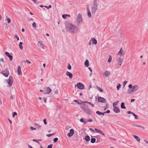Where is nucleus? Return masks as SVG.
Listing matches in <instances>:
<instances>
[{
  "mask_svg": "<svg viewBox=\"0 0 148 148\" xmlns=\"http://www.w3.org/2000/svg\"><path fill=\"white\" fill-rule=\"evenodd\" d=\"M87 10L88 12V15L89 18H90L92 16L91 14L90 11L88 8H87Z\"/></svg>",
  "mask_w": 148,
  "mask_h": 148,
  "instance_id": "obj_22",
  "label": "nucleus"
},
{
  "mask_svg": "<svg viewBox=\"0 0 148 148\" xmlns=\"http://www.w3.org/2000/svg\"><path fill=\"white\" fill-rule=\"evenodd\" d=\"M92 121H93V120L92 119H90L88 121H87L89 122H92Z\"/></svg>",
  "mask_w": 148,
  "mask_h": 148,
  "instance_id": "obj_58",
  "label": "nucleus"
},
{
  "mask_svg": "<svg viewBox=\"0 0 148 148\" xmlns=\"http://www.w3.org/2000/svg\"><path fill=\"white\" fill-rule=\"evenodd\" d=\"M80 121L81 122H82V123L84 122V119L83 118H82L80 119Z\"/></svg>",
  "mask_w": 148,
  "mask_h": 148,
  "instance_id": "obj_56",
  "label": "nucleus"
},
{
  "mask_svg": "<svg viewBox=\"0 0 148 148\" xmlns=\"http://www.w3.org/2000/svg\"><path fill=\"white\" fill-rule=\"evenodd\" d=\"M112 60V56H109V58L108 60V62H110Z\"/></svg>",
  "mask_w": 148,
  "mask_h": 148,
  "instance_id": "obj_33",
  "label": "nucleus"
},
{
  "mask_svg": "<svg viewBox=\"0 0 148 148\" xmlns=\"http://www.w3.org/2000/svg\"><path fill=\"white\" fill-rule=\"evenodd\" d=\"M85 140L86 141H88L90 140V138L88 136H86L85 137Z\"/></svg>",
  "mask_w": 148,
  "mask_h": 148,
  "instance_id": "obj_25",
  "label": "nucleus"
},
{
  "mask_svg": "<svg viewBox=\"0 0 148 148\" xmlns=\"http://www.w3.org/2000/svg\"><path fill=\"white\" fill-rule=\"evenodd\" d=\"M32 26L33 28H36V23L34 22L32 24Z\"/></svg>",
  "mask_w": 148,
  "mask_h": 148,
  "instance_id": "obj_32",
  "label": "nucleus"
},
{
  "mask_svg": "<svg viewBox=\"0 0 148 148\" xmlns=\"http://www.w3.org/2000/svg\"><path fill=\"white\" fill-rule=\"evenodd\" d=\"M122 48H121L118 53V54L119 55L120 54V56L121 57L122 56L125 54V52H124L123 50H122Z\"/></svg>",
  "mask_w": 148,
  "mask_h": 148,
  "instance_id": "obj_13",
  "label": "nucleus"
},
{
  "mask_svg": "<svg viewBox=\"0 0 148 148\" xmlns=\"http://www.w3.org/2000/svg\"><path fill=\"white\" fill-rule=\"evenodd\" d=\"M0 61L3 62H4V60L3 58H1L0 60Z\"/></svg>",
  "mask_w": 148,
  "mask_h": 148,
  "instance_id": "obj_64",
  "label": "nucleus"
},
{
  "mask_svg": "<svg viewBox=\"0 0 148 148\" xmlns=\"http://www.w3.org/2000/svg\"><path fill=\"white\" fill-rule=\"evenodd\" d=\"M134 92V90L133 89H128L127 90V93L128 94H130Z\"/></svg>",
  "mask_w": 148,
  "mask_h": 148,
  "instance_id": "obj_21",
  "label": "nucleus"
},
{
  "mask_svg": "<svg viewBox=\"0 0 148 148\" xmlns=\"http://www.w3.org/2000/svg\"><path fill=\"white\" fill-rule=\"evenodd\" d=\"M119 101H118L116 102H114L113 103V105H112L113 107H116V106L119 103Z\"/></svg>",
  "mask_w": 148,
  "mask_h": 148,
  "instance_id": "obj_27",
  "label": "nucleus"
},
{
  "mask_svg": "<svg viewBox=\"0 0 148 148\" xmlns=\"http://www.w3.org/2000/svg\"><path fill=\"white\" fill-rule=\"evenodd\" d=\"M74 101H75L76 103H77L78 104H81L79 102V101H78V100H74Z\"/></svg>",
  "mask_w": 148,
  "mask_h": 148,
  "instance_id": "obj_44",
  "label": "nucleus"
},
{
  "mask_svg": "<svg viewBox=\"0 0 148 148\" xmlns=\"http://www.w3.org/2000/svg\"><path fill=\"white\" fill-rule=\"evenodd\" d=\"M15 38H16L17 39V40H19V37L17 36V35H15Z\"/></svg>",
  "mask_w": 148,
  "mask_h": 148,
  "instance_id": "obj_54",
  "label": "nucleus"
},
{
  "mask_svg": "<svg viewBox=\"0 0 148 148\" xmlns=\"http://www.w3.org/2000/svg\"><path fill=\"white\" fill-rule=\"evenodd\" d=\"M2 73L5 77H8V72L7 70L2 71Z\"/></svg>",
  "mask_w": 148,
  "mask_h": 148,
  "instance_id": "obj_15",
  "label": "nucleus"
},
{
  "mask_svg": "<svg viewBox=\"0 0 148 148\" xmlns=\"http://www.w3.org/2000/svg\"><path fill=\"white\" fill-rule=\"evenodd\" d=\"M66 14H63L62 15V17L63 18L65 19L66 18Z\"/></svg>",
  "mask_w": 148,
  "mask_h": 148,
  "instance_id": "obj_48",
  "label": "nucleus"
},
{
  "mask_svg": "<svg viewBox=\"0 0 148 148\" xmlns=\"http://www.w3.org/2000/svg\"><path fill=\"white\" fill-rule=\"evenodd\" d=\"M132 115L134 117L135 119H138V116L136 115L135 114H134V113H133V114Z\"/></svg>",
  "mask_w": 148,
  "mask_h": 148,
  "instance_id": "obj_30",
  "label": "nucleus"
},
{
  "mask_svg": "<svg viewBox=\"0 0 148 148\" xmlns=\"http://www.w3.org/2000/svg\"><path fill=\"white\" fill-rule=\"evenodd\" d=\"M43 101L45 102V103H46V99L45 98V97H44L43 98Z\"/></svg>",
  "mask_w": 148,
  "mask_h": 148,
  "instance_id": "obj_62",
  "label": "nucleus"
},
{
  "mask_svg": "<svg viewBox=\"0 0 148 148\" xmlns=\"http://www.w3.org/2000/svg\"><path fill=\"white\" fill-rule=\"evenodd\" d=\"M96 139L95 138H92L91 140V142L92 143H94L95 142Z\"/></svg>",
  "mask_w": 148,
  "mask_h": 148,
  "instance_id": "obj_28",
  "label": "nucleus"
},
{
  "mask_svg": "<svg viewBox=\"0 0 148 148\" xmlns=\"http://www.w3.org/2000/svg\"><path fill=\"white\" fill-rule=\"evenodd\" d=\"M139 88V86L137 85H135L132 87V89L134 90V92L137 90Z\"/></svg>",
  "mask_w": 148,
  "mask_h": 148,
  "instance_id": "obj_14",
  "label": "nucleus"
},
{
  "mask_svg": "<svg viewBox=\"0 0 148 148\" xmlns=\"http://www.w3.org/2000/svg\"><path fill=\"white\" fill-rule=\"evenodd\" d=\"M58 140V139L57 138H55L53 139V142L54 143H56V142Z\"/></svg>",
  "mask_w": 148,
  "mask_h": 148,
  "instance_id": "obj_38",
  "label": "nucleus"
},
{
  "mask_svg": "<svg viewBox=\"0 0 148 148\" xmlns=\"http://www.w3.org/2000/svg\"><path fill=\"white\" fill-rule=\"evenodd\" d=\"M88 103L90 105H91L92 107H94V105L92 103H91L90 102H89Z\"/></svg>",
  "mask_w": 148,
  "mask_h": 148,
  "instance_id": "obj_52",
  "label": "nucleus"
},
{
  "mask_svg": "<svg viewBox=\"0 0 148 148\" xmlns=\"http://www.w3.org/2000/svg\"><path fill=\"white\" fill-rule=\"evenodd\" d=\"M45 94H49L51 91V89L49 87H47L45 88Z\"/></svg>",
  "mask_w": 148,
  "mask_h": 148,
  "instance_id": "obj_12",
  "label": "nucleus"
},
{
  "mask_svg": "<svg viewBox=\"0 0 148 148\" xmlns=\"http://www.w3.org/2000/svg\"><path fill=\"white\" fill-rule=\"evenodd\" d=\"M74 130L73 129H70V132H69L67 134V136L69 137H71L73 135V134H74Z\"/></svg>",
  "mask_w": 148,
  "mask_h": 148,
  "instance_id": "obj_7",
  "label": "nucleus"
},
{
  "mask_svg": "<svg viewBox=\"0 0 148 148\" xmlns=\"http://www.w3.org/2000/svg\"><path fill=\"white\" fill-rule=\"evenodd\" d=\"M52 144H50L48 146L47 148H52Z\"/></svg>",
  "mask_w": 148,
  "mask_h": 148,
  "instance_id": "obj_46",
  "label": "nucleus"
},
{
  "mask_svg": "<svg viewBox=\"0 0 148 148\" xmlns=\"http://www.w3.org/2000/svg\"><path fill=\"white\" fill-rule=\"evenodd\" d=\"M7 20L8 23H10V22L11 20L9 18H7Z\"/></svg>",
  "mask_w": 148,
  "mask_h": 148,
  "instance_id": "obj_49",
  "label": "nucleus"
},
{
  "mask_svg": "<svg viewBox=\"0 0 148 148\" xmlns=\"http://www.w3.org/2000/svg\"><path fill=\"white\" fill-rule=\"evenodd\" d=\"M110 72L108 71H106L103 73V75L107 77H108L110 76Z\"/></svg>",
  "mask_w": 148,
  "mask_h": 148,
  "instance_id": "obj_10",
  "label": "nucleus"
},
{
  "mask_svg": "<svg viewBox=\"0 0 148 148\" xmlns=\"http://www.w3.org/2000/svg\"><path fill=\"white\" fill-rule=\"evenodd\" d=\"M17 72L18 74L20 75L22 74V72L21 71V69L20 66H18L17 69Z\"/></svg>",
  "mask_w": 148,
  "mask_h": 148,
  "instance_id": "obj_18",
  "label": "nucleus"
},
{
  "mask_svg": "<svg viewBox=\"0 0 148 148\" xmlns=\"http://www.w3.org/2000/svg\"><path fill=\"white\" fill-rule=\"evenodd\" d=\"M30 129L31 130H36V128H34L32 127H30Z\"/></svg>",
  "mask_w": 148,
  "mask_h": 148,
  "instance_id": "obj_45",
  "label": "nucleus"
},
{
  "mask_svg": "<svg viewBox=\"0 0 148 148\" xmlns=\"http://www.w3.org/2000/svg\"><path fill=\"white\" fill-rule=\"evenodd\" d=\"M123 59L121 58H118V64H119L120 66H121L122 63Z\"/></svg>",
  "mask_w": 148,
  "mask_h": 148,
  "instance_id": "obj_19",
  "label": "nucleus"
},
{
  "mask_svg": "<svg viewBox=\"0 0 148 148\" xmlns=\"http://www.w3.org/2000/svg\"><path fill=\"white\" fill-rule=\"evenodd\" d=\"M114 107V109H113V111L114 112H115L116 113H118L120 112V110L119 108L116 107Z\"/></svg>",
  "mask_w": 148,
  "mask_h": 148,
  "instance_id": "obj_9",
  "label": "nucleus"
},
{
  "mask_svg": "<svg viewBox=\"0 0 148 148\" xmlns=\"http://www.w3.org/2000/svg\"><path fill=\"white\" fill-rule=\"evenodd\" d=\"M66 75L69 77L70 78L72 79L73 77V75L70 72L67 71L66 72Z\"/></svg>",
  "mask_w": 148,
  "mask_h": 148,
  "instance_id": "obj_16",
  "label": "nucleus"
},
{
  "mask_svg": "<svg viewBox=\"0 0 148 148\" xmlns=\"http://www.w3.org/2000/svg\"><path fill=\"white\" fill-rule=\"evenodd\" d=\"M25 62L29 64H30L31 63V62L28 60H27L25 61Z\"/></svg>",
  "mask_w": 148,
  "mask_h": 148,
  "instance_id": "obj_53",
  "label": "nucleus"
},
{
  "mask_svg": "<svg viewBox=\"0 0 148 148\" xmlns=\"http://www.w3.org/2000/svg\"><path fill=\"white\" fill-rule=\"evenodd\" d=\"M97 89L101 92H102L103 91V89L99 87H98Z\"/></svg>",
  "mask_w": 148,
  "mask_h": 148,
  "instance_id": "obj_42",
  "label": "nucleus"
},
{
  "mask_svg": "<svg viewBox=\"0 0 148 148\" xmlns=\"http://www.w3.org/2000/svg\"><path fill=\"white\" fill-rule=\"evenodd\" d=\"M84 65L86 67H88L89 65V62L88 60H86L85 62Z\"/></svg>",
  "mask_w": 148,
  "mask_h": 148,
  "instance_id": "obj_23",
  "label": "nucleus"
},
{
  "mask_svg": "<svg viewBox=\"0 0 148 148\" xmlns=\"http://www.w3.org/2000/svg\"><path fill=\"white\" fill-rule=\"evenodd\" d=\"M133 137H134V138L135 139H136L138 142H140V139L138 137V136H136L134 135H133Z\"/></svg>",
  "mask_w": 148,
  "mask_h": 148,
  "instance_id": "obj_20",
  "label": "nucleus"
},
{
  "mask_svg": "<svg viewBox=\"0 0 148 148\" xmlns=\"http://www.w3.org/2000/svg\"><path fill=\"white\" fill-rule=\"evenodd\" d=\"M55 133H55H55H53V134H49L47 135H46V136H48V137H50V136H52V135H54L55 134Z\"/></svg>",
  "mask_w": 148,
  "mask_h": 148,
  "instance_id": "obj_35",
  "label": "nucleus"
},
{
  "mask_svg": "<svg viewBox=\"0 0 148 148\" xmlns=\"http://www.w3.org/2000/svg\"><path fill=\"white\" fill-rule=\"evenodd\" d=\"M5 54L6 56H7L9 58L10 60V61L12 60L13 57L12 56L10 55L8 52H5Z\"/></svg>",
  "mask_w": 148,
  "mask_h": 148,
  "instance_id": "obj_11",
  "label": "nucleus"
},
{
  "mask_svg": "<svg viewBox=\"0 0 148 148\" xmlns=\"http://www.w3.org/2000/svg\"><path fill=\"white\" fill-rule=\"evenodd\" d=\"M44 7L46 8L47 9H49V8H51V5H49L48 6H44Z\"/></svg>",
  "mask_w": 148,
  "mask_h": 148,
  "instance_id": "obj_43",
  "label": "nucleus"
},
{
  "mask_svg": "<svg viewBox=\"0 0 148 148\" xmlns=\"http://www.w3.org/2000/svg\"><path fill=\"white\" fill-rule=\"evenodd\" d=\"M121 87V85L120 84H119L117 85L116 88L117 90H119Z\"/></svg>",
  "mask_w": 148,
  "mask_h": 148,
  "instance_id": "obj_34",
  "label": "nucleus"
},
{
  "mask_svg": "<svg viewBox=\"0 0 148 148\" xmlns=\"http://www.w3.org/2000/svg\"><path fill=\"white\" fill-rule=\"evenodd\" d=\"M129 88H132V85L131 84H130V85H129Z\"/></svg>",
  "mask_w": 148,
  "mask_h": 148,
  "instance_id": "obj_55",
  "label": "nucleus"
},
{
  "mask_svg": "<svg viewBox=\"0 0 148 148\" xmlns=\"http://www.w3.org/2000/svg\"><path fill=\"white\" fill-rule=\"evenodd\" d=\"M88 69H89V70H90V71L91 72H92V68L90 67H89L88 68Z\"/></svg>",
  "mask_w": 148,
  "mask_h": 148,
  "instance_id": "obj_63",
  "label": "nucleus"
},
{
  "mask_svg": "<svg viewBox=\"0 0 148 148\" xmlns=\"http://www.w3.org/2000/svg\"><path fill=\"white\" fill-rule=\"evenodd\" d=\"M90 131L93 132H95V131L94 130L92 129V128H90Z\"/></svg>",
  "mask_w": 148,
  "mask_h": 148,
  "instance_id": "obj_61",
  "label": "nucleus"
},
{
  "mask_svg": "<svg viewBox=\"0 0 148 148\" xmlns=\"http://www.w3.org/2000/svg\"><path fill=\"white\" fill-rule=\"evenodd\" d=\"M109 138L110 139H111L114 140H117L116 139L114 138H112V137H109Z\"/></svg>",
  "mask_w": 148,
  "mask_h": 148,
  "instance_id": "obj_60",
  "label": "nucleus"
},
{
  "mask_svg": "<svg viewBox=\"0 0 148 148\" xmlns=\"http://www.w3.org/2000/svg\"><path fill=\"white\" fill-rule=\"evenodd\" d=\"M7 82L10 87L11 86L13 83V78L12 76L9 77V79L7 80Z\"/></svg>",
  "mask_w": 148,
  "mask_h": 148,
  "instance_id": "obj_5",
  "label": "nucleus"
},
{
  "mask_svg": "<svg viewBox=\"0 0 148 148\" xmlns=\"http://www.w3.org/2000/svg\"><path fill=\"white\" fill-rule=\"evenodd\" d=\"M34 126L38 129H40V127L37 124H35Z\"/></svg>",
  "mask_w": 148,
  "mask_h": 148,
  "instance_id": "obj_31",
  "label": "nucleus"
},
{
  "mask_svg": "<svg viewBox=\"0 0 148 148\" xmlns=\"http://www.w3.org/2000/svg\"><path fill=\"white\" fill-rule=\"evenodd\" d=\"M77 25L79 26L82 22V17L81 14L79 13L77 15Z\"/></svg>",
  "mask_w": 148,
  "mask_h": 148,
  "instance_id": "obj_3",
  "label": "nucleus"
},
{
  "mask_svg": "<svg viewBox=\"0 0 148 148\" xmlns=\"http://www.w3.org/2000/svg\"><path fill=\"white\" fill-rule=\"evenodd\" d=\"M78 88L81 90L83 89L84 88V86L81 83L79 82L77 84Z\"/></svg>",
  "mask_w": 148,
  "mask_h": 148,
  "instance_id": "obj_6",
  "label": "nucleus"
},
{
  "mask_svg": "<svg viewBox=\"0 0 148 148\" xmlns=\"http://www.w3.org/2000/svg\"><path fill=\"white\" fill-rule=\"evenodd\" d=\"M43 122H44V124L45 125H46L47 124V123L46 122V119H44Z\"/></svg>",
  "mask_w": 148,
  "mask_h": 148,
  "instance_id": "obj_47",
  "label": "nucleus"
},
{
  "mask_svg": "<svg viewBox=\"0 0 148 148\" xmlns=\"http://www.w3.org/2000/svg\"><path fill=\"white\" fill-rule=\"evenodd\" d=\"M96 113L98 114L99 115H101V112L99 111H97L96 112Z\"/></svg>",
  "mask_w": 148,
  "mask_h": 148,
  "instance_id": "obj_41",
  "label": "nucleus"
},
{
  "mask_svg": "<svg viewBox=\"0 0 148 148\" xmlns=\"http://www.w3.org/2000/svg\"><path fill=\"white\" fill-rule=\"evenodd\" d=\"M127 83V81H125L123 82V84L124 85V86H125V85H126V84Z\"/></svg>",
  "mask_w": 148,
  "mask_h": 148,
  "instance_id": "obj_50",
  "label": "nucleus"
},
{
  "mask_svg": "<svg viewBox=\"0 0 148 148\" xmlns=\"http://www.w3.org/2000/svg\"><path fill=\"white\" fill-rule=\"evenodd\" d=\"M22 42H20L19 44V47L21 49H23V47L22 46Z\"/></svg>",
  "mask_w": 148,
  "mask_h": 148,
  "instance_id": "obj_29",
  "label": "nucleus"
},
{
  "mask_svg": "<svg viewBox=\"0 0 148 148\" xmlns=\"http://www.w3.org/2000/svg\"><path fill=\"white\" fill-rule=\"evenodd\" d=\"M97 5L96 2H94L92 7V12L95 13L97 9Z\"/></svg>",
  "mask_w": 148,
  "mask_h": 148,
  "instance_id": "obj_4",
  "label": "nucleus"
},
{
  "mask_svg": "<svg viewBox=\"0 0 148 148\" xmlns=\"http://www.w3.org/2000/svg\"><path fill=\"white\" fill-rule=\"evenodd\" d=\"M81 108L82 109L86 114L89 115L92 114V112L91 110L88 108V107L86 105L83 106H81Z\"/></svg>",
  "mask_w": 148,
  "mask_h": 148,
  "instance_id": "obj_2",
  "label": "nucleus"
},
{
  "mask_svg": "<svg viewBox=\"0 0 148 148\" xmlns=\"http://www.w3.org/2000/svg\"><path fill=\"white\" fill-rule=\"evenodd\" d=\"M110 110H108L106 112H105V113L108 114L110 113Z\"/></svg>",
  "mask_w": 148,
  "mask_h": 148,
  "instance_id": "obj_57",
  "label": "nucleus"
},
{
  "mask_svg": "<svg viewBox=\"0 0 148 148\" xmlns=\"http://www.w3.org/2000/svg\"><path fill=\"white\" fill-rule=\"evenodd\" d=\"M17 113H16V112H13L12 113V116H13V117H14L15 116V115H17Z\"/></svg>",
  "mask_w": 148,
  "mask_h": 148,
  "instance_id": "obj_39",
  "label": "nucleus"
},
{
  "mask_svg": "<svg viewBox=\"0 0 148 148\" xmlns=\"http://www.w3.org/2000/svg\"><path fill=\"white\" fill-rule=\"evenodd\" d=\"M38 46L42 48H43L44 47L42 44V42L40 41H39L38 42Z\"/></svg>",
  "mask_w": 148,
  "mask_h": 148,
  "instance_id": "obj_24",
  "label": "nucleus"
},
{
  "mask_svg": "<svg viewBox=\"0 0 148 148\" xmlns=\"http://www.w3.org/2000/svg\"><path fill=\"white\" fill-rule=\"evenodd\" d=\"M67 68L69 70H70L71 69V65L70 64H69L67 66Z\"/></svg>",
  "mask_w": 148,
  "mask_h": 148,
  "instance_id": "obj_37",
  "label": "nucleus"
},
{
  "mask_svg": "<svg viewBox=\"0 0 148 148\" xmlns=\"http://www.w3.org/2000/svg\"><path fill=\"white\" fill-rule=\"evenodd\" d=\"M91 41H92V44L96 45L97 43V40L94 38H92L91 39Z\"/></svg>",
  "mask_w": 148,
  "mask_h": 148,
  "instance_id": "obj_17",
  "label": "nucleus"
},
{
  "mask_svg": "<svg viewBox=\"0 0 148 148\" xmlns=\"http://www.w3.org/2000/svg\"><path fill=\"white\" fill-rule=\"evenodd\" d=\"M127 113L128 114H133L134 113L133 112H132L130 111H129L127 112Z\"/></svg>",
  "mask_w": 148,
  "mask_h": 148,
  "instance_id": "obj_51",
  "label": "nucleus"
},
{
  "mask_svg": "<svg viewBox=\"0 0 148 148\" xmlns=\"http://www.w3.org/2000/svg\"><path fill=\"white\" fill-rule=\"evenodd\" d=\"M55 94H58V91L57 89H55L54 90Z\"/></svg>",
  "mask_w": 148,
  "mask_h": 148,
  "instance_id": "obj_40",
  "label": "nucleus"
},
{
  "mask_svg": "<svg viewBox=\"0 0 148 148\" xmlns=\"http://www.w3.org/2000/svg\"><path fill=\"white\" fill-rule=\"evenodd\" d=\"M121 108L122 109H125L126 107L125 106L124 103L123 102L121 103Z\"/></svg>",
  "mask_w": 148,
  "mask_h": 148,
  "instance_id": "obj_26",
  "label": "nucleus"
},
{
  "mask_svg": "<svg viewBox=\"0 0 148 148\" xmlns=\"http://www.w3.org/2000/svg\"><path fill=\"white\" fill-rule=\"evenodd\" d=\"M136 127H139L141 128H142L143 129H145V127L139 125H135Z\"/></svg>",
  "mask_w": 148,
  "mask_h": 148,
  "instance_id": "obj_36",
  "label": "nucleus"
},
{
  "mask_svg": "<svg viewBox=\"0 0 148 148\" xmlns=\"http://www.w3.org/2000/svg\"><path fill=\"white\" fill-rule=\"evenodd\" d=\"M65 26L66 30L71 33H76L78 31L77 27L69 22L65 23Z\"/></svg>",
  "mask_w": 148,
  "mask_h": 148,
  "instance_id": "obj_1",
  "label": "nucleus"
},
{
  "mask_svg": "<svg viewBox=\"0 0 148 148\" xmlns=\"http://www.w3.org/2000/svg\"><path fill=\"white\" fill-rule=\"evenodd\" d=\"M95 130L96 131V132L98 133L99 131V130L97 128H95Z\"/></svg>",
  "mask_w": 148,
  "mask_h": 148,
  "instance_id": "obj_59",
  "label": "nucleus"
},
{
  "mask_svg": "<svg viewBox=\"0 0 148 148\" xmlns=\"http://www.w3.org/2000/svg\"><path fill=\"white\" fill-rule=\"evenodd\" d=\"M98 101L100 102L104 103L106 101V100L103 97H99L98 98Z\"/></svg>",
  "mask_w": 148,
  "mask_h": 148,
  "instance_id": "obj_8",
  "label": "nucleus"
}]
</instances>
